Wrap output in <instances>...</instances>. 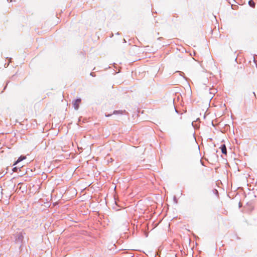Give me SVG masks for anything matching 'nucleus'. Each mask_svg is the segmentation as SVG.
Instances as JSON below:
<instances>
[{
	"instance_id": "1",
	"label": "nucleus",
	"mask_w": 257,
	"mask_h": 257,
	"mask_svg": "<svg viewBox=\"0 0 257 257\" xmlns=\"http://www.w3.org/2000/svg\"><path fill=\"white\" fill-rule=\"evenodd\" d=\"M14 238L15 239V241L16 243L19 244V245H20V244L22 243L23 238V233L22 232H17L16 233L14 234ZM21 245H20V246Z\"/></svg>"
},
{
	"instance_id": "2",
	"label": "nucleus",
	"mask_w": 257,
	"mask_h": 257,
	"mask_svg": "<svg viewBox=\"0 0 257 257\" xmlns=\"http://www.w3.org/2000/svg\"><path fill=\"white\" fill-rule=\"evenodd\" d=\"M81 102V99L78 98L72 101L73 107L75 110H77L79 108V104Z\"/></svg>"
},
{
	"instance_id": "3",
	"label": "nucleus",
	"mask_w": 257,
	"mask_h": 257,
	"mask_svg": "<svg viewBox=\"0 0 257 257\" xmlns=\"http://www.w3.org/2000/svg\"><path fill=\"white\" fill-rule=\"evenodd\" d=\"M220 149H221L222 154L225 155L227 154V149L224 144L221 145L220 147Z\"/></svg>"
},
{
	"instance_id": "4",
	"label": "nucleus",
	"mask_w": 257,
	"mask_h": 257,
	"mask_svg": "<svg viewBox=\"0 0 257 257\" xmlns=\"http://www.w3.org/2000/svg\"><path fill=\"white\" fill-rule=\"evenodd\" d=\"M26 158L25 156H20L18 160L15 162L14 165L17 164L23 160H25Z\"/></svg>"
},
{
	"instance_id": "5",
	"label": "nucleus",
	"mask_w": 257,
	"mask_h": 257,
	"mask_svg": "<svg viewBox=\"0 0 257 257\" xmlns=\"http://www.w3.org/2000/svg\"><path fill=\"white\" fill-rule=\"evenodd\" d=\"M125 112V110H114L113 112L114 114H123Z\"/></svg>"
},
{
	"instance_id": "6",
	"label": "nucleus",
	"mask_w": 257,
	"mask_h": 257,
	"mask_svg": "<svg viewBox=\"0 0 257 257\" xmlns=\"http://www.w3.org/2000/svg\"><path fill=\"white\" fill-rule=\"evenodd\" d=\"M209 90H210L209 93L211 94V95L209 97L212 98L217 91L215 89H210Z\"/></svg>"
},
{
	"instance_id": "7",
	"label": "nucleus",
	"mask_w": 257,
	"mask_h": 257,
	"mask_svg": "<svg viewBox=\"0 0 257 257\" xmlns=\"http://www.w3.org/2000/svg\"><path fill=\"white\" fill-rule=\"evenodd\" d=\"M248 5H249L250 7H252V8H254V7H255V3H254V2L253 1H252V0L249 1V2H248Z\"/></svg>"
},
{
	"instance_id": "8",
	"label": "nucleus",
	"mask_w": 257,
	"mask_h": 257,
	"mask_svg": "<svg viewBox=\"0 0 257 257\" xmlns=\"http://www.w3.org/2000/svg\"><path fill=\"white\" fill-rule=\"evenodd\" d=\"M18 169H19V170H20V168H17V167H14V168H13V171H14V172H16V171H17V170H18Z\"/></svg>"
},
{
	"instance_id": "9",
	"label": "nucleus",
	"mask_w": 257,
	"mask_h": 257,
	"mask_svg": "<svg viewBox=\"0 0 257 257\" xmlns=\"http://www.w3.org/2000/svg\"><path fill=\"white\" fill-rule=\"evenodd\" d=\"M112 114H105V116L106 117H109L110 116H111Z\"/></svg>"
},
{
	"instance_id": "10",
	"label": "nucleus",
	"mask_w": 257,
	"mask_h": 257,
	"mask_svg": "<svg viewBox=\"0 0 257 257\" xmlns=\"http://www.w3.org/2000/svg\"><path fill=\"white\" fill-rule=\"evenodd\" d=\"M174 201H175L176 203H177V200H176V197H175V196L174 197Z\"/></svg>"
},
{
	"instance_id": "11",
	"label": "nucleus",
	"mask_w": 257,
	"mask_h": 257,
	"mask_svg": "<svg viewBox=\"0 0 257 257\" xmlns=\"http://www.w3.org/2000/svg\"><path fill=\"white\" fill-rule=\"evenodd\" d=\"M175 111H176L177 113H178V111L177 109L176 108H175Z\"/></svg>"
},
{
	"instance_id": "12",
	"label": "nucleus",
	"mask_w": 257,
	"mask_h": 257,
	"mask_svg": "<svg viewBox=\"0 0 257 257\" xmlns=\"http://www.w3.org/2000/svg\"><path fill=\"white\" fill-rule=\"evenodd\" d=\"M90 75H91V76H93V73H90Z\"/></svg>"
}]
</instances>
